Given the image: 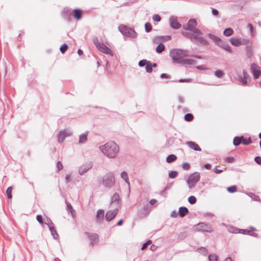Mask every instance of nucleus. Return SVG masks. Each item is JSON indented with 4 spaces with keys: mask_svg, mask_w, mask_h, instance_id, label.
Masks as SVG:
<instances>
[{
    "mask_svg": "<svg viewBox=\"0 0 261 261\" xmlns=\"http://www.w3.org/2000/svg\"><path fill=\"white\" fill-rule=\"evenodd\" d=\"M100 150L109 158H115L119 151V146L113 141L107 142L100 146Z\"/></svg>",
    "mask_w": 261,
    "mask_h": 261,
    "instance_id": "1",
    "label": "nucleus"
},
{
    "mask_svg": "<svg viewBox=\"0 0 261 261\" xmlns=\"http://www.w3.org/2000/svg\"><path fill=\"white\" fill-rule=\"evenodd\" d=\"M181 35L188 39L191 40L194 43H199L201 44L206 45L208 44V41L203 37L201 36V32L200 34H196L191 32H188L186 31L182 32Z\"/></svg>",
    "mask_w": 261,
    "mask_h": 261,
    "instance_id": "2",
    "label": "nucleus"
},
{
    "mask_svg": "<svg viewBox=\"0 0 261 261\" xmlns=\"http://www.w3.org/2000/svg\"><path fill=\"white\" fill-rule=\"evenodd\" d=\"M170 56L174 62L180 63L179 60L188 56L187 51L180 49H172L170 51Z\"/></svg>",
    "mask_w": 261,
    "mask_h": 261,
    "instance_id": "3",
    "label": "nucleus"
},
{
    "mask_svg": "<svg viewBox=\"0 0 261 261\" xmlns=\"http://www.w3.org/2000/svg\"><path fill=\"white\" fill-rule=\"evenodd\" d=\"M118 30L123 35L127 37L136 38L138 36L137 33L133 29L124 24L120 25Z\"/></svg>",
    "mask_w": 261,
    "mask_h": 261,
    "instance_id": "4",
    "label": "nucleus"
},
{
    "mask_svg": "<svg viewBox=\"0 0 261 261\" xmlns=\"http://www.w3.org/2000/svg\"><path fill=\"white\" fill-rule=\"evenodd\" d=\"M115 181V176L112 172L107 173L102 177V185L106 188H111L114 186Z\"/></svg>",
    "mask_w": 261,
    "mask_h": 261,
    "instance_id": "5",
    "label": "nucleus"
},
{
    "mask_svg": "<svg viewBox=\"0 0 261 261\" xmlns=\"http://www.w3.org/2000/svg\"><path fill=\"white\" fill-rule=\"evenodd\" d=\"M197 22L195 19L192 18L189 20L187 24L184 25L182 28L185 31H190L196 34H200V31L196 28Z\"/></svg>",
    "mask_w": 261,
    "mask_h": 261,
    "instance_id": "6",
    "label": "nucleus"
},
{
    "mask_svg": "<svg viewBox=\"0 0 261 261\" xmlns=\"http://www.w3.org/2000/svg\"><path fill=\"white\" fill-rule=\"evenodd\" d=\"M200 175L199 172H196L191 174L187 180L189 189H191L195 187L197 182L200 180Z\"/></svg>",
    "mask_w": 261,
    "mask_h": 261,
    "instance_id": "7",
    "label": "nucleus"
},
{
    "mask_svg": "<svg viewBox=\"0 0 261 261\" xmlns=\"http://www.w3.org/2000/svg\"><path fill=\"white\" fill-rule=\"evenodd\" d=\"M93 166V163L91 161H88L82 165H81L79 169V173L81 175H83L89 170H90Z\"/></svg>",
    "mask_w": 261,
    "mask_h": 261,
    "instance_id": "8",
    "label": "nucleus"
},
{
    "mask_svg": "<svg viewBox=\"0 0 261 261\" xmlns=\"http://www.w3.org/2000/svg\"><path fill=\"white\" fill-rule=\"evenodd\" d=\"M195 229L198 231L211 232L212 227L204 223H199L195 225Z\"/></svg>",
    "mask_w": 261,
    "mask_h": 261,
    "instance_id": "9",
    "label": "nucleus"
},
{
    "mask_svg": "<svg viewBox=\"0 0 261 261\" xmlns=\"http://www.w3.org/2000/svg\"><path fill=\"white\" fill-rule=\"evenodd\" d=\"M118 213V208L114 207L113 210L108 211L105 216L106 219L107 221H110L114 219Z\"/></svg>",
    "mask_w": 261,
    "mask_h": 261,
    "instance_id": "10",
    "label": "nucleus"
},
{
    "mask_svg": "<svg viewBox=\"0 0 261 261\" xmlns=\"http://www.w3.org/2000/svg\"><path fill=\"white\" fill-rule=\"evenodd\" d=\"M259 66L255 63H252L250 66V69L253 73L254 79L259 77L261 74V72L259 69Z\"/></svg>",
    "mask_w": 261,
    "mask_h": 261,
    "instance_id": "11",
    "label": "nucleus"
},
{
    "mask_svg": "<svg viewBox=\"0 0 261 261\" xmlns=\"http://www.w3.org/2000/svg\"><path fill=\"white\" fill-rule=\"evenodd\" d=\"M119 199V195L117 193H114L111 200V206L118 208Z\"/></svg>",
    "mask_w": 261,
    "mask_h": 261,
    "instance_id": "12",
    "label": "nucleus"
},
{
    "mask_svg": "<svg viewBox=\"0 0 261 261\" xmlns=\"http://www.w3.org/2000/svg\"><path fill=\"white\" fill-rule=\"evenodd\" d=\"M105 216L103 210L100 209L97 211L95 221L98 223H101Z\"/></svg>",
    "mask_w": 261,
    "mask_h": 261,
    "instance_id": "13",
    "label": "nucleus"
},
{
    "mask_svg": "<svg viewBox=\"0 0 261 261\" xmlns=\"http://www.w3.org/2000/svg\"><path fill=\"white\" fill-rule=\"evenodd\" d=\"M169 22L170 27L174 29H178L181 27L180 23L175 19V17H170Z\"/></svg>",
    "mask_w": 261,
    "mask_h": 261,
    "instance_id": "14",
    "label": "nucleus"
},
{
    "mask_svg": "<svg viewBox=\"0 0 261 261\" xmlns=\"http://www.w3.org/2000/svg\"><path fill=\"white\" fill-rule=\"evenodd\" d=\"M186 144L187 145L189 148H190L191 149H192L195 151H200L201 150V148L195 142L187 141V142H186Z\"/></svg>",
    "mask_w": 261,
    "mask_h": 261,
    "instance_id": "15",
    "label": "nucleus"
},
{
    "mask_svg": "<svg viewBox=\"0 0 261 261\" xmlns=\"http://www.w3.org/2000/svg\"><path fill=\"white\" fill-rule=\"evenodd\" d=\"M70 133L65 130L60 131L58 134V140L59 142H63L66 137L69 136Z\"/></svg>",
    "mask_w": 261,
    "mask_h": 261,
    "instance_id": "16",
    "label": "nucleus"
},
{
    "mask_svg": "<svg viewBox=\"0 0 261 261\" xmlns=\"http://www.w3.org/2000/svg\"><path fill=\"white\" fill-rule=\"evenodd\" d=\"M98 49L103 53L109 55L111 56H113V51L108 47L103 44L101 45V46Z\"/></svg>",
    "mask_w": 261,
    "mask_h": 261,
    "instance_id": "17",
    "label": "nucleus"
},
{
    "mask_svg": "<svg viewBox=\"0 0 261 261\" xmlns=\"http://www.w3.org/2000/svg\"><path fill=\"white\" fill-rule=\"evenodd\" d=\"M197 63V61L195 60L191 59H182L180 61V64H187V65H195Z\"/></svg>",
    "mask_w": 261,
    "mask_h": 261,
    "instance_id": "18",
    "label": "nucleus"
},
{
    "mask_svg": "<svg viewBox=\"0 0 261 261\" xmlns=\"http://www.w3.org/2000/svg\"><path fill=\"white\" fill-rule=\"evenodd\" d=\"M188 213L189 210L186 207L181 206L179 208L178 213L180 217H184Z\"/></svg>",
    "mask_w": 261,
    "mask_h": 261,
    "instance_id": "19",
    "label": "nucleus"
},
{
    "mask_svg": "<svg viewBox=\"0 0 261 261\" xmlns=\"http://www.w3.org/2000/svg\"><path fill=\"white\" fill-rule=\"evenodd\" d=\"M88 237L91 241V244L93 245L98 241V236L96 233L89 234Z\"/></svg>",
    "mask_w": 261,
    "mask_h": 261,
    "instance_id": "20",
    "label": "nucleus"
},
{
    "mask_svg": "<svg viewBox=\"0 0 261 261\" xmlns=\"http://www.w3.org/2000/svg\"><path fill=\"white\" fill-rule=\"evenodd\" d=\"M207 36L218 45H219L222 42L221 39L219 37H218L213 34H208Z\"/></svg>",
    "mask_w": 261,
    "mask_h": 261,
    "instance_id": "21",
    "label": "nucleus"
},
{
    "mask_svg": "<svg viewBox=\"0 0 261 261\" xmlns=\"http://www.w3.org/2000/svg\"><path fill=\"white\" fill-rule=\"evenodd\" d=\"M88 132H86L85 133L81 134L80 136L79 143L80 144H84L87 141V136Z\"/></svg>",
    "mask_w": 261,
    "mask_h": 261,
    "instance_id": "22",
    "label": "nucleus"
},
{
    "mask_svg": "<svg viewBox=\"0 0 261 261\" xmlns=\"http://www.w3.org/2000/svg\"><path fill=\"white\" fill-rule=\"evenodd\" d=\"M246 56L248 58H251L253 56V49L251 45H247L246 47Z\"/></svg>",
    "mask_w": 261,
    "mask_h": 261,
    "instance_id": "23",
    "label": "nucleus"
},
{
    "mask_svg": "<svg viewBox=\"0 0 261 261\" xmlns=\"http://www.w3.org/2000/svg\"><path fill=\"white\" fill-rule=\"evenodd\" d=\"M244 139V136H242L240 137H235L233 139V144L235 146H238L242 143V140Z\"/></svg>",
    "mask_w": 261,
    "mask_h": 261,
    "instance_id": "24",
    "label": "nucleus"
},
{
    "mask_svg": "<svg viewBox=\"0 0 261 261\" xmlns=\"http://www.w3.org/2000/svg\"><path fill=\"white\" fill-rule=\"evenodd\" d=\"M219 46L230 53H231L232 52V50L231 47L227 44H225L223 42H221V43L219 45Z\"/></svg>",
    "mask_w": 261,
    "mask_h": 261,
    "instance_id": "25",
    "label": "nucleus"
},
{
    "mask_svg": "<svg viewBox=\"0 0 261 261\" xmlns=\"http://www.w3.org/2000/svg\"><path fill=\"white\" fill-rule=\"evenodd\" d=\"M229 41L230 43L234 46L238 47L241 45L239 38H231L229 39Z\"/></svg>",
    "mask_w": 261,
    "mask_h": 261,
    "instance_id": "26",
    "label": "nucleus"
},
{
    "mask_svg": "<svg viewBox=\"0 0 261 261\" xmlns=\"http://www.w3.org/2000/svg\"><path fill=\"white\" fill-rule=\"evenodd\" d=\"M92 40L93 43L96 46L97 49H99L101 46V45L103 44V43H101L99 41L97 37H93Z\"/></svg>",
    "mask_w": 261,
    "mask_h": 261,
    "instance_id": "27",
    "label": "nucleus"
},
{
    "mask_svg": "<svg viewBox=\"0 0 261 261\" xmlns=\"http://www.w3.org/2000/svg\"><path fill=\"white\" fill-rule=\"evenodd\" d=\"M233 31L231 28H227L224 30L223 35L226 37L230 36L233 34Z\"/></svg>",
    "mask_w": 261,
    "mask_h": 261,
    "instance_id": "28",
    "label": "nucleus"
},
{
    "mask_svg": "<svg viewBox=\"0 0 261 261\" xmlns=\"http://www.w3.org/2000/svg\"><path fill=\"white\" fill-rule=\"evenodd\" d=\"M65 203H66V206H67V210L68 211L70 212L72 217H74L73 215L74 214L75 211L74 210L71 204L70 203L68 202L67 201H65Z\"/></svg>",
    "mask_w": 261,
    "mask_h": 261,
    "instance_id": "29",
    "label": "nucleus"
},
{
    "mask_svg": "<svg viewBox=\"0 0 261 261\" xmlns=\"http://www.w3.org/2000/svg\"><path fill=\"white\" fill-rule=\"evenodd\" d=\"M177 159V157L175 155L171 154L169 155L166 158V162L167 163H171L174 161H175Z\"/></svg>",
    "mask_w": 261,
    "mask_h": 261,
    "instance_id": "30",
    "label": "nucleus"
},
{
    "mask_svg": "<svg viewBox=\"0 0 261 261\" xmlns=\"http://www.w3.org/2000/svg\"><path fill=\"white\" fill-rule=\"evenodd\" d=\"M121 177L122 179H123L127 184L129 185L128 175H127V173L125 171H123L121 172Z\"/></svg>",
    "mask_w": 261,
    "mask_h": 261,
    "instance_id": "31",
    "label": "nucleus"
},
{
    "mask_svg": "<svg viewBox=\"0 0 261 261\" xmlns=\"http://www.w3.org/2000/svg\"><path fill=\"white\" fill-rule=\"evenodd\" d=\"M165 46L163 43H160L156 48V51L158 53H161L165 50Z\"/></svg>",
    "mask_w": 261,
    "mask_h": 261,
    "instance_id": "32",
    "label": "nucleus"
},
{
    "mask_svg": "<svg viewBox=\"0 0 261 261\" xmlns=\"http://www.w3.org/2000/svg\"><path fill=\"white\" fill-rule=\"evenodd\" d=\"M214 74L216 77L221 79L222 78L224 73L221 70H217L214 72Z\"/></svg>",
    "mask_w": 261,
    "mask_h": 261,
    "instance_id": "33",
    "label": "nucleus"
},
{
    "mask_svg": "<svg viewBox=\"0 0 261 261\" xmlns=\"http://www.w3.org/2000/svg\"><path fill=\"white\" fill-rule=\"evenodd\" d=\"M184 118L187 121H191L193 119V116L192 114L187 113L185 115Z\"/></svg>",
    "mask_w": 261,
    "mask_h": 261,
    "instance_id": "34",
    "label": "nucleus"
},
{
    "mask_svg": "<svg viewBox=\"0 0 261 261\" xmlns=\"http://www.w3.org/2000/svg\"><path fill=\"white\" fill-rule=\"evenodd\" d=\"M252 143V140L250 137H249L248 139H245L244 137V139L242 140V143L245 145H248Z\"/></svg>",
    "mask_w": 261,
    "mask_h": 261,
    "instance_id": "35",
    "label": "nucleus"
},
{
    "mask_svg": "<svg viewBox=\"0 0 261 261\" xmlns=\"http://www.w3.org/2000/svg\"><path fill=\"white\" fill-rule=\"evenodd\" d=\"M145 30L147 33L150 32L152 30V26L149 22H147L145 24Z\"/></svg>",
    "mask_w": 261,
    "mask_h": 261,
    "instance_id": "36",
    "label": "nucleus"
},
{
    "mask_svg": "<svg viewBox=\"0 0 261 261\" xmlns=\"http://www.w3.org/2000/svg\"><path fill=\"white\" fill-rule=\"evenodd\" d=\"M237 190V187L236 186H232L227 188V191L229 193H234Z\"/></svg>",
    "mask_w": 261,
    "mask_h": 261,
    "instance_id": "37",
    "label": "nucleus"
},
{
    "mask_svg": "<svg viewBox=\"0 0 261 261\" xmlns=\"http://www.w3.org/2000/svg\"><path fill=\"white\" fill-rule=\"evenodd\" d=\"M67 49L68 45L66 43H64L63 44H62L60 48V51L62 54H64L67 50Z\"/></svg>",
    "mask_w": 261,
    "mask_h": 261,
    "instance_id": "38",
    "label": "nucleus"
},
{
    "mask_svg": "<svg viewBox=\"0 0 261 261\" xmlns=\"http://www.w3.org/2000/svg\"><path fill=\"white\" fill-rule=\"evenodd\" d=\"M12 190V187H8L6 190L7 195L8 198H9V199H11L12 197V196L11 194Z\"/></svg>",
    "mask_w": 261,
    "mask_h": 261,
    "instance_id": "39",
    "label": "nucleus"
},
{
    "mask_svg": "<svg viewBox=\"0 0 261 261\" xmlns=\"http://www.w3.org/2000/svg\"><path fill=\"white\" fill-rule=\"evenodd\" d=\"M188 201L190 204H194L196 202V198L194 196H191L188 198Z\"/></svg>",
    "mask_w": 261,
    "mask_h": 261,
    "instance_id": "40",
    "label": "nucleus"
},
{
    "mask_svg": "<svg viewBox=\"0 0 261 261\" xmlns=\"http://www.w3.org/2000/svg\"><path fill=\"white\" fill-rule=\"evenodd\" d=\"M177 172L176 171H172L169 173V177L171 178H175L177 176Z\"/></svg>",
    "mask_w": 261,
    "mask_h": 261,
    "instance_id": "41",
    "label": "nucleus"
},
{
    "mask_svg": "<svg viewBox=\"0 0 261 261\" xmlns=\"http://www.w3.org/2000/svg\"><path fill=\"white\" fill-rule=\"evenodd\" d=\"M163 38L161 36H156L153 38V41L154 43H159L161 42H162Z\"/></svg>",
    "mask_w": 261,
    "mask_h": 261,
    "instance_id": "42",
    "label": "nucleus"
},
{
    "mask_svg": "<svg viewBox=\"0 0 261 261\" xmlns=\"http://www.w3.org/2000/svg\"><path fill=\"white\" fill-rule=\"evenodd\" d=\"M82 15V11L80 9H75L74 10L73 16H81Z\"/></svg>",
    "mask_w": 261,
    "mask_h": 261,
    "instance_id": "43",
    "label": "nucleus"
},
{
    "mask_svg": "<svg viewBox=\"0 0 261 261\" xmlns=\"http://www.w3.org/2000/svg\"><path fill=\"white\" fill-rule=\"evenodd\" d=\"M145 69L146 71L148 73H150L152 71V68L151 66L150 65V61H148V64L146 65Z\"/></svg>",
    "mask_w": 261,
    "mask_h": 261,
    "instance_id": "44",
    "label": "nucleus"
},
{
    "mask_svg": "<svg viewBox=\"0 0 261 261\" xmlns=\"http://www.w3.org/2000/svg\"><path fill=\"white\" fill-rule=\"evenodd\" d=\"M148 61H147L145 59H143V60H140L139 61V66L140 67H143L145 65H146L148 64Z\"/></svg>",
    "mask_w": 261,
    "mask_h": 261,
    "instance_id": "45",
    "label": "nucleus"
},
{
    "mask_svg": "<svg viewBox=\"0 0 261 261\" xmlns=\"http://www.w3.org/2000/svg\"><path fill=\"white\" fill-rule=\"evenodd\" d=\"M240 42L241 45H246L248 43L249 40L245 38H239Z\"/></svg>",
    "mask_w": 261,
    "mask_h": 261,
    "instance_id": "46",
    "label": "nucleus"
},
{
    "mask_svg": "<svg viewBox=\"0 0 261 261\" xmlns=\"http://www.w3.org/2000/svg\"><path fill=\"white\" fill-rule=\"evenodd\" d=\"M209 261H217V256L215 254H211L208 256Z\"/></svg>",
    "mask_w": 261,
    "mask_h": 261,
    "instance_id": "47",
    "label": "nucleus"
},
{
    "mask_svg": "<svg viewBox=\"0 0 261 261\" xmlns=\"http://www.w3.org/2000/svg\"><path fill=\"white\" fill-rule=\"evenodd\" d=\"M229 232L233 233H238L241 232V230L240 229H238L237 228H232L230 229H229Z\"/></svg>",
    "mask_w": 261,
    "mask_h": 261,
    "instance_id": "48",
    "label": "nucleus"
},
{
    "mask_svg": "<svg viewBox=\"0 0 261 261\" xmlns=\"http://www.w3.org/2000/svg\"><path fill=\"white\" fill-rule=\"evenodd\" d=\"M188 236V233L186 231L182 232L180 233V234L178 236V238L179 239H183L185 238H186Z\"/></svg>",
    "mask_w": 261,
    "mask_h": 261,
    "instance_id": "49",
    "label": "nucleus"
},
{
    "mask_svg": "<svg viewBox=\"0 0 261 261\" xmlns=\"http://www.w3.org/2000/svg\"><path fill=\"white\" fill-rule=\"evenodd\" d=\"M151 243V241L148 240L146 242L144 243L142 246L141 249L144 250L147 248L148 245H150Z\"/></svg>",
    "mask_w": 261,
    "mask_h": 261,
    "instance_id": "50",
    "label": "nucleus"
},
{
    "mask_svg": "<svg viewBox=\"0 0 261 261\" xmlns=\"http://www.w3.org/2000/svg\"><path fill=\"white\" fill-rule=\"evenodd\" d=\"M57 172H59L63 169V165L61 162L59 161L57 163Z\"/></svg>",
    "mask_w": 261,
    "mask_h": 261,
    "instance_id": "51",
    "label": "nucleus"
},
{
    "mask_svg": "<svg viewBox=\"0 0 261 261\" xmlns=\"http://www.w3.org/2000/svg\"><path fill=\"white\" fill-rule=\"evenodd\" d=\"M48 226L49 229L51 232H55L56 233V235L57 236H58V234L57 232V231L55 229L54 225H49Z\"/></svg>",
    "mask_w": 261,
    "mask_h": 261,
    "instance_id": "52",
    "label": "nucleus"
},
{
    "mask_svg": "<svg viewBox=\"0 0 261 261\" xmlns=\"http://www.w3.org/2000/svg\"><path fill=\"white\" fill-rule=\"evenodd\" d=\"M190 167V165L188 163H184L182 165V168L185 170H189Z\"/></svg>",
    "mask_w": 261,
    "mask_h": 261,
    "instance_id": "53",
    "label": "nucleus"
},
{
    "mask_svg": "<svg viewBox=\"0 0 261 261\" xmlns=\"http://www.w3.org/2000/svg\"><path fill=\"white\" fill-rule=\"evenodd\" d=\"M239 81L242 83V84L244 86H245L247 85V80L244 79V77L241 76L239 79Z\"/></svg>",
    "mask_w": 261,
    "mask_h": 261,
    "instance_id": "54",
    "label": "nucleus"
},
{
    "mask_svg": "<svg viewBox=\"0 0 261 261\" xmlns=\"http://www.w3.org/2000/svg\"><path fill=\"white\" fill-rule=\"evenodd\" d=\"M234 161V159L233 157H227L225 159V161L229 163H233Z\"/></svg>",
    "mask_w": 261,
    "mask_h": 261,
    "instance_id": "55",
    "label": "nucleus"
},
{
    "mask_svg": "<svg viewBox=\"0 0 261 261\" xmlns=\"http://www.w3.org/2000/svg\"><path fill=\"white\" fill-rule=\"evenodd\" d=\"M36 219L40 224H43L42 217L41 215H38L36 216Z\"/></svg>",
    "mask_w": 261,
    "mask_h": 261,
    "instance_id": "56",
    "label": "nucleus"
},
{
    "mask_svg": "<svg viewBox=\"0 0 261 261\" xmlns=\"http://www.w3.org/2000/svg\"><path fill=\"white\" fill-rule=\"evenodd\" d=\"M255 162L258 165H261V157L257 156L254 159Z\"/></svg>",
    "mask_w": 261,
    "mask_h": 261,
    "instance_id": "57",
    "label": "nucleus"
},
{
    "mask_svg": "<svg viewBox=\"0 0 261 261\" xmlns=\"http://www.w3.org/2000/svg\"><path fill=\"white\" fill-rule=\"evenodd\" d=\"M241 232L240 233H243L244 234H250V230H248L247 229H240Z\"/></svg>",
    "mask_w": 261,
    "mask_h": 261,
    "instance_id": "58",
    "label": "nucleus"
},
{
    "mask_svg": "<svg viewBox=\"0 0 261 261\" xmlns=\"http://www.w3.org/2000/svg\"><path fill=\"white\" fill-rule=\"evenodd\" d=\"M163 39L162 41H169L170 40H171V37L170 36H161Z\"/></svg>",
    "mask_w": 261,
    "mask_h": 261,
    "instance_id": "59",
    "label": "nucleus"
},
{
    "mask_svg": "<svg viewBox=\"0 0 261 261\" xmlns=\"http://www.w3.org/2000/svg\"><path fill=\"white\" fill-rule=\"evenodd\" d=\"M248 27L250 30V31L251 33V34L253 35L254 28H253V25L251 23H248Z\"/></svg>",
    "mask_w": 261,
    "mask_h": 261,
    "instance_id": "60",
    "label": "nucleus"
},
{
    "mask_svg": "<svg viewBox=\"0 0 261 261\" xmlns=\"http://www.w3.org/2000/svg\"><path fill=\"white\" fill-rule=\"evenodd\" d=\"M243 77L247 80V79H248L249 77V75L248 74L247 71L245 70H244L243 71Z\"/></svg>",
    "mask_w": 261,
    "mask_h": 261,
    "instance_id": "61",
    "label": "nucleus"
},
{
    "mask_svg": "<svg viewBox=\"0 0 261 261\" xmlns=\"http://www.w3.org/2000/svg\"><path fill=\"white\" fill-rule=\"evenodd\" d=\"M178 214L176 211H173L170 214L171 217L175 218L177 217Z\"/></svg>",
    "mask_w": 261,
    "mask_h": 261,
    "instance_id": "62",
    "label": "nucleus"
},
{
    "mask_svg": "<svg viewBox=\"0 0 261 261\" xmlns=\"http://www.w3.org/2000/svg\"><path fill=\"white\" fill-rule=\"evenodd\" d=\"M45 224L48 226H49V225H53V222H51V221L49 219H47L46 222H45Z\"/></svg>",
    "mask_w": 261,
    "mask_h": 261,
    "instance_id": "63",
    "label": "nucleus"
},
{
    "mask_svg": "<svg viewBox=\"0 0 261 261\" xmlns=\"http://www.w3.org/2000/svg\"><path fill=\"white\" fill-rule=\"evenodd\" d=\"M169 75H168L166 73H162L161 75H160V77L161 79H164V78H169Z\"/></svg>",
    "mask_w": 261,
    "mask_h": 261,
    "instance_id": "64",
    "label": "nucleus"
}]
</instances>
